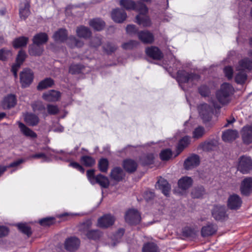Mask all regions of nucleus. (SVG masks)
<instances>
[{
  "mask_svg": "<svg viewBox=\"0 0 252 252\" xmlns=\"http://www.w3.org/2000/svg\"><path fill=\"white\" fill-rule=\"evenodd\" d=\"M233 90V88L230 84L225 83L222 84L216 93V97L220 103L224 105L229 103Z\"/></svg>",
  "mask_w": 252,
  "mask_h": 252,
  "instance_id": "f257e3e1",
  "label": "nucleus"
},
{
  "mask_svg": "<svg viewBox=\"0 0 252 252\" xmlns=\"http://www.w3.org/2000/svg\"><path fill=\"white\" fill-rule=\"evenodd\" d=\"M178 81L180 86L183 90H185L183 84L188 83L193 85L197 82L200 78L198 75L192 73H189L185 71L178 72Z\"/></svg>",
  "mask_w": 252,
  "mask_h": 252,
  "instance_id": "f03ea898",
  "label": "nucleus"
},
{
  "mask_svg": "<svg viewBox=\"0 0 252 252\" xmlns=\"http://www.w3.org/2000/svg\"><path fill=\"white\" fill-rule=\"evenodd\" d=\"M141 9H138L139 14L136 17V23L144 27H150L152 25L150 18L146 15L148 12V8L143 3H139Z\"/></svg>",
  "mask_w": 252,
  "mask_h": 252,
  "instance_id": "7ed1b4c3",
  "label": "nucleus"
},
{
  "mask_svg": "<svg viewBox=\"0 0 252 252\" xmlns=\"http://www.w3.org/2000/svg\"><path fill=\"white\" fill-rule=\"evenodd\" d=\"M252 169V160L248 157L242 156L239 159L238 170L243 174H247Z\"/></svg>",
  "mask_w": 252,
  "mask_h": 252,
  "instance_id": "20e7f679",
  "label": "nucleus"
},
{
  "mask_svg": "<svg viewBox=\"0 0 252 252\" xmlns=\"http://www.w3.org/2000/svg\"><path fill=\"white\" fill-rule=\"evenodd\" d=\"M213 217L217 220L222 221L228 218L226 209L224 205H216L212 210Z\"/></svg>",
  "mask_w": 252,
  "mask_h": 252,
  "instance_id": "39448f33",
  "label": "nucleus"
},
{
  "mask_svg": "<svg viewBox=\"0 0 252 252\" xmlns=\"http://www.w3.org/2000/svg\"><path fill=\"white\" fill-rule=\"evenodd\" d=\"M126 221L130 225H136L141 220V216L137 210L129 209L125 214Z\"/></svg>",
  "mask_w": 252,
  "mask_h": 252,
  "instance_id": "423d86ee",
  "label": "nucleus"
},
{
  "mask_svg": "<svg viewBox=\"0 0 252 252\" xmlns=\"http://www.w3.org/2000/svg\"><path fill=\"white\" fill-rule=\"evenodd\" d=\"M33 78L32 71L28 68H25L20 73V79L22 87L26 88L32 82Z\"/></svg>",
  "mask_w": 252,
  "mask_h": 252,
  "instance_id": "0eeeda50",
  "label": "nucleus"
},
{
  "mask_svg": "<svg viewBox=\"0 0 252 252\" xmlns=\"http://www.w3.org/2000/svg\"><path fill=\"white\" fill-rule=\"evenodd\" d=\"M243 142L246 144L252 143V123L244 126L240 130Z\"/></svg>",
  "mask_w": 252,
  "mask_h": 252,
  "instance_id": "6e6552de",
  "label": "nucleus"
},
{
  "mask_svg": "<svg viewBox=\"0 0 252 252\" xmlns=\"http://www.w3.org/2000/svg\"><path fill=\"white\" fill-rule=\"evenodd\" d=\"M115 221V217L111 214H106L99 218L97 225L102 228H107L112 226Z\"/></svg>",
  "mask_w": 252,
  "mask_h": 252,
  "instance_id": "1a4fd4ad",
  "label": "nucleus"
},
{
  "mask_svg": "<svg viewBox=\"0 0 252 252\" xmlns=\"http://www.w3.org/2000/svg\"><path fill=\"white\" fill-rule=\"evenodd\" d=\"M26 57V54L24 51L20 50L16 58V63L12 65L11 68V71L12 72L15 78H17V72L20 68V66L24 62Z\"/></svg>",
  "mask_w": 252,
  "mask_h": 252,
  "instance_id": "9d476101",
  "label": "nucleus"
},
{
  "mask_svg": "<svg viewBox=\"0 0 252 252\" xmlns=\"http://www.w3.org/2000/svg\"><path fill=\"white\" fill-rule=\"evenodd\" d=\"M242 203V200L240 197L235 194L230 195L227 200V206L231 210L239 209Z\"/></svg>",
  "mask_w": 252,
  "mask_h": 252,
  "instance_id": "9b49d317",
  "label": "nucleus"
},
{
  "mask_svg": "<svg viewBox=\"0 0 252 252\" xmlns=\"http://www.w3.org/2000/svg\"><path fill=\"white\" fill-rule=\"evenodd\" d=\"M17 103L16 96L12 94H9L5 96L1 102L3 109H9L14 107Z\"/></svg>",
  "mask_w": 252,
  "mask_h": 252,
  "instance_id": "f8f14e48",
  "label": "nucleus"
},
{
  "mask_svg": "<svg viewBox=\"0 0 252 252\" xmlns=\"http://www.w3.org/2000/svg\"><path fill=\"white\" fill-rule=\"evenodd\" d=\"M198 111L200 116L204 121L210 120L213 110L209 105L205 103L200 105L198 107Z\"/></svg>",
  "mask_w": 252,
  "mask_h": 252,
  "instance_id": "ddd939ff",
  "label": "nucleus"
},
{
  "mask_svg": "<svg viewBox=\"0 0 252 252\" xmlns=\"http://www.w3.org/2000/svg\"><path fill=\"white\" fill-rule=\"evenodd\" d=\"M241 193L247 196L252 192V178H246L241 183L240 187Z\"/></svg>",
  "mask_w": 252,
  "mask_h": 252,
  "instance_id": "4468645a",
  "label": "nucleus"
},
{
  "mask_svg": "<svg viewBox=\"0 0 252 252\" xmlns=\"http://www.w3.org/2000/svg\"><path fill=\"white\" fill-rule=\"evenodd\" d=\"M61 93L60 92L54 90L48 91L42 95L44 100L48 102H55L60 99Z\"/></svg>",
  "mask_w": 252,
  "mask_h": 252,
  "instance_id": "2eb2a0df",
  "label": "nucleus"
},
{
  "mask_svg": "<svg viewBox=\"0 0 252 252\" xmlns=\"http://www.w3.org/2000/svg\"><path fill=\"white\" fill-rule=\"evenodd\" d=\"M80 241L76 237H72L67 239L64 243V247L68 251L76 250L79 247Z\"/></svg>",
  "mask_w": 252,
  "mask_h": 252,
  "instance_id": "dca6fc26",
  "label": "nucleus"
},
{
  "mask_svg": "<svg viewBox=\"0 0 252 252\" xmlns=\"http://www.w3.org/2000/svg\"><path fill=\"white\" fill-rule=\"evenodd\" d=\"M199 157L197 155H192L185 161L184 166L186 169L189 170L196 167L199 165Z\"/></svg>",
  "mask_w": 252,
  "mask_h": 252,
  "instance_id": "f3484780",
  "label": "nucleus"
},
{
  "mask_svg": "<svg viewBox=\"0 0 252 252\" xmlns=\"http://www.w3.org/2000/svg\"><path fill=\"white\" fill-rule=\"evenodd\" d=\"M237 71L251 70L252 69V61L248 58L240 60L236 66Z\"/></svg>",
  "mask_w": 252,
  "mask_h": 252,
  "instance_id": "a211bd4d",
  "label": "nucleus"
},
{
  "mask_svg": "<svg viewBox=\"0 0 252 252\" xmlns=\"http://www.w3.org/2000/svg\"><path fill=\"white\" fill-rule=\"evenodd\" d=\"M111 16L112 19L115 22L122 23L126 20V14L122 9H116L113 10Z\"/></svg>",
  "mask_w": 252,
  "mask_h": 252,
  "instance_id": "6ab92c4d",
  "label": "nucleus"
},
{
  "mask_svg": "<svg viewBox=\"0 0 252 252\" xmlns=\"http://www.w3.org/2000/svg\"><path fill=\"white\" fill-rule=\"evenodd\" d=\"M156 187L161 190L165 195L167 196L169 194L170 190V186L167 181L163 178H160L158 180Z\"/></svg>",
  "mask_w": 252,
  "mask_h": 252,
  "instance_id": "aec40b11",
  "label": "nucleus"
},
{
  "mask_svg": "<svg viewBox=\"0 0 252 252\" xmlns=\"http://www.w3.org/2000/svg\"><path fill=\"white\" fill-rule=\"evenodd\" d=\"M120 5L127 10L133 9L138 12V9H141L140 6L138 5L141 2L136 3L132 0H121Z\"/></svg>",
  "mask_w": 252,
  "mask_h": 252,
  "instance_id": "412c9836",
  "label": "nucleus"
},
{
  "mask_svg": "<svg viewBox=\"0 0 252 252\" xmlns=\"http://www.w3.org/2000/svg\"><path fill=\"white\" fill-rule=\"evenodd\" d=\"M76 32L77 35L81 38L88 39L92 35L90 30L86 27L81 26L76 28Z\"/></svg>",
  "mask_w": 252,
  "mask_h": 252,
  "instance_id": "4be33fe9",
  "label": "nucleus"
},
{
  "mask_svg": "<svg viewBox=\"0 0 252 252\" xmlns=\"http://www.w3.org/2000/svg\"><path fill=\"white\" fill-rule=\"evenodd\" d=\"M146 52L148 56L155 60H160L163 57L161 51L156 47H151L147 48Z\"/></svg>",
  "mask_w": 252,
  "mask_h": 252,
  "instance_id": "5701e85b",
  "label": "nucleus"
},
{
  "mask_svg": "<svg viewBox=\"0 0 252 252\" xmlns=\"http://www.w3.org/2000/svg\"><path fill=\"white\" fill-rule=\"evenodd\" d=\"M138 36L139 39L145 43H151L154 39L153 34L147 31L138 32Z\"/></svg>",
  "mask_w": 252,
  "mask_h": 252,
  "instance_id": "b1692460",
  "label": "nucleus"
},
{
  "mask_svg": "<svg viewBox=\"0 0 252 252\" xmlns=\"http://www.w3.org/2000/svg\"><path fill=\"white\" fill-rule=\"evenodd\" d=\"M24 120L28 125L31 126L37 125L39 121L38 117L31 113H27L24 115Z\"/></svg>",
  "mask_w": 252,
  "mask_h": 252,
  "instance_id": "393cba45",
  "label": "nucleus"
},
{
  "mask_svg": "<svg viewBox=\"0 0 252 252\" xmlns=\"http://www.w3.org/2000/svg\"><path fill=\"white\" fill-rule=\"evenodd\" d=\"M238 135L237 130L228 129L223 133L222 139L225 142H229L235 140L238 137Z\"/></svg>",
  "mask_w": 252,
  "mask_h": 252,
  "instance_id": "a878e982",
  "label": "nucleus"
},
{
  "mask_svg": "<svg viewBox=\"0 0 252 252\" xmlns=\"http://www.w3.org/2000/svg\"><path fill=\"white\" fill-rule=\"evenodd\" d=\"M67 33L64 29H60L55 32L53 38L55 41L59 42H63L67 39Z\"/></svg>",
  "mask_w": 252,
  "mask_h": 252,
  "instance_id": "bb28decb",
  "label": "nucleus"
},
{
  "mask_svg": "<svg viewBox=\"0 0 252 252\" xmlns=\"http://www.w3.org/2000/svg\"><path fill=\"white\" fill-rule=\"evenodd\" d=\"M192 184V179L188 176L181 178L178 181L179 187L183 190H186L190 188Z\"/></svg>",
  "mask_w": 252,
  "mask_h": 252,
  "instance_id": "cd10ccee",
  "label": "nucleus"
},
{
  "mask_svg": "<svg viewBox=\"0 0 252 252\" xmlns=\"http://www.w3.org/2000/svg\"><path fill=\"white\" fill-rule=\"evenodd\" d=\"M48 39L47 34L45 32H40L35 35L33 37V43L42 46L45 43Z\"/></svg>",
  "mask_w": 252,
  "mask_h": 252,
  "instance_id": "c85d7f7f",
  "label": "nucleus"
},
{
  "mask_svg": "<svg viewBox=\"0 0 252 252\" xmlns=\"http://www.w3.org/2000/svg\"><path fill=\"white\" fill-rule=\"evenodd\" d=\"M110 175L112 179L119 182L124 178L125 174L120 167H115L112 170Z\"/></svg>",
  "mask_w": 252,
  "mask_h": 252,
  "instance_id": "c756f323",
  "label": "nucleus"
},
{
  "mask_svg": "<svg viewBox=\"0 0 252 252\" xmlns=\"http://www.w3.org/2000/svg\"><path fill=\"white\" fill-rule=\"evenodd\" d=\"M217 230V225L210 223L202 228L201 234L203 237L210 236L214 234Z\"/></svg>",
  "mask_w": 252,
  "mask_h": 252,
  "instance_id": "7c9ffc66",
  "label": "nucleus"
},
{
  "mask_svg": "<svg viewBox=\"0 0 252 252\" xmlns=\"http://www.w3.org/2000/svg\"><path fill=\"white\" fill-rule=\"evenodd\" d=\"M136 162L132 159H126L124 161L123 167L127 172L131 173L134 172L137 168Z\"/></svg>",
  "mask_w": 252,
  "mask_h": 252,
  "instance_id": "2f4dec72",
  "label": "nucleus"
},
{
  "mask_svg": "<svg viewBox=\"0 0 252 252\" xmlns=\"http://www.w3.org/2000/svg\"><path fill=\"white\" fill-rule=\"evenodd\" d=\"M89 25L96 31L102 30L105 26L104 21L100 19H94L90 21Z\"/></svg>",
  "mask_w": 252,
  "mask_h": 252,
  "instance_id": "473e14b6",
  "label": "nucleus"
},
{
  "mask_svg": "<svg viewBox=\"0 0 252 252\" xmlns=\"http://www.w3.org/2000/svg\"><path fill=\"white\" fill-rule=\"evenodd\" d=\"M18 124L21 132L25 136L32 138H35L37 136L36 134L34 131L26 126L24 124L18 122Z\"/></svg>",
  "mask_w": 252,
  "mask_h": 252,
  "instance_id": "72a5a7b5",
  "label": "nucleus"
},
{
  "mask_svg": "<svg viewBox=\"0 0 252 252\" xmlns=\"http://www.w3.org/2000/svg\"><path fill=\"white\" fill-rule=\"evenodd\" d=\"M95 183L98 184L101 187L104 188H107L109 185V181L108 179L101 175L98 174L95 177Z\"/></svg>",
  "mask_w": 252,
  "mask_h": 252,
  "instance_id": "f704fd0d",
  "label": "nucleus"
},
{
  "mask_svg": "<svg viewBox=\"0 0 252 252\" xmlns=\"http://www.w3.org/2000/svg\"><path fill=\"white\" fill-rule=\"evenodd\" d=\"M43 51V47L40 45H36L33 43L29 47V53L32 56H40Z\"/></svg>",
  "mask_w": 252,
  "mask_h": 252,
  "instance_id": "c9c22d12",
  "label": "nucleus"
},
{
  "mask_svg": "<svg viewBox=\"0 0 252 252\" xmlns=\"http://www.w3.org/2000/svg\"><path fill=\"white\" fill-rule=\"evenodd\" d=\"M238 72L235 76V80L238 84H243L245 83L247 79L246 71H237Z\"/></svg>",
  "mask_w": 252,
  "mask_h": 252,
  "instance_id": "e433bc0d",
  "label": "nucleus"
},
{
  "mask_svg": "<svg viewBox=\"0 0 252 252\" xmlns=\"http://www.w3.org/2000/svg\"><path fill=\"white\" fill-rule=\"evenodd\" d=\"M53 84V80L50 78H47L40 82L37 88L38 90H42L52 87Z\"/></svg>",
  "mask_w": 252,
  "mask_h": 252,
  "instance_id": "4c0bfd02",
  "label": "nucleus"
},
{
  "mask_svg": "<svg viewBox=\"0 0 252 252\" xmlns=\"http://www.w3.org/2000/svg\"><path fill=\"white\" fill-rule=\"evenodd\" d=\"M189 137L188 136H185L180 140L177 147V155H179L189 144Z\"/></svg>",
  "mask_w": 252,
  "mask_h": 252,
  "instance_id": "58836bf2",
  "label": "nucleus"
},
{
  "mask_svg": "<svg viewBox=\"0 0 252 252\" xmlns=\"http://www.w3.org/2000/svg\"><path fill=\"white\" fill-rule=\"evenodd\" d=\"M143 252H159L156 244L153 242L145 244L142 248Z\"/></svg>",
  "mask_w": 252,
  "mask_h": 252,
  "instance_id": "ea45409f",
  "label": "nucleus"
},
{
  "mask_svg": "<svg viewBox=\"0 0 252 252\" xmlns=\"http://www.w3.org/2000/svg\"><path fill=\"white\" fill-rule=\"evenodd\" d=\"M29 38L26 37L21 36L15 39L13 41V46L16 48H20L27 45Z\"/></svg>",
  "mask_w": 252,
  "mask_h": 252,
  "instance_id": "a19ab883",
  "label": "nucleus"
},
{
  "mask_svg": "<svg viewBox=\"0 0 252 252\" xmlns=\"http://www.w3.org/2000/svg\"><path fill=\"white\" fill-rule=\"evenodd\" d=\"M205 194L204 188L202 186L194 188L191 191V196L193 198H199Z\"/></svg>",
  "mask_w": 252,
  "mask_h": 252,
  "instance_id": "79ce46f5",
  "label": "nucleus"
},
{
  "mask_svg": "<svg viewBox=\"0 0 252 252\" xmlns=\"http://www.w3.org/2000/svg\"><path fill=\"white\" fill-rule=\"evenodd\" d=\"M32 110L34 112H42V111L44 112L45 107L41 101H35L32 104ZM44 115L46 116V115L44 113Z\"/></svg>",
  "mask_w": 252,
  "mask_h": 252,
  "instance_id": "37998d69",
  "label": "nucleus"
},
{
  "mask_svg": "<svg viewBox=\"0 0 252 252\" xmlns=\"http://www.w3.org/2000/svg\"><path fill=\"white\" fill-rule=\"evenodd\" d=\"M81 161L82 163L87 167H91L95 163V160L90 156H85L81 158Z\"/></svg>",
  "mask_w": 252,
  "mask_h": 252,
  "instance_id": "c03bdc74",
  "label": "nucleus"
},
{
  "mask_svg": "<svg viewBox=\"0 0 252 252\" xmlns=\"http://www.w3.org/2000/svg\"><path fill=\"white\" fill-rule=\"evenodd\" d=\"M86 236L90 239L97 240L101 237V233L98 230H91L87 232Z\"/></svg>",
  "mask_w": 252,
  "mask_h": 252,
  "instance_id": "a18cd8bd",
  "label": "nucleus"
},
{
  "mask_svg": "<svg viewBox=\"0 0 252 252\" xmlns=\"http://www.w3.org/2000/svg\"><path fill=\"white\" fill-rule=\"evenodd\" d=\"M30 4L27 2L25 4L24 8H20L19 10L20 16L21 18L25 19L30 13Z\"/></svg>",
  "mask_w": 252,
  "mask_h": 252,
  "instance_id": "49530a36",
  "label": "nucleus"
},
{
  "mask_svg": "<svg viewBox=\"0 0 252 252\" xmlns=\"http://www.w3.org/2000/svg\"><path fill=\"white\" fill-rule=\"evenodd\" d=\"M12 56V53L10 50L2 48L0 50V60L4 61Z\"/></svg>",
  "mask_w": 252,
  "mask_h": 252,
  "instance_id": "de8ad7c7",
  "label": "nucleus"
},
{
  "mask_svg": "<svg viewBox=\"0 0 252 252\" xmlns=\"http://www.w3.org/2000/svg\"><path fill=\"white\" fill-rule=\"evenodd\" d=\"M108 161L106 158H101L98 162V168L102 172H106L108 167Z\"/></svg>",
  "mask_w": 252,
  "mask_h": 252,
  "instance_id": "09e8293b",
  "label": "nucleus"
},
{
  "mask_svg": "<svg viewBox=\"0 0 252 252\" xmlns=\"http://www.w3.org/2000/svg\"><path fill=\"white\" fill-rule=\"evenodd\" d=\"M154 159V155L150 154L142 157L141 158V161L144 165H149L153 163Z\"/></svg>",
  "mask_w": 252,
  "mask_h": 252,
  "instance_id": "8fccbe9b",
  "label": "nucleus"
},
{
  "mask_svg": "<svg viewBox=\"0 0 252 252\" xmlns=\"http://www.w3.org/2000/svg\"><path fill=\"white\" fill-rule=\"evenodd\" d=\"M204 133V128L202 126H198L193 131V137L196 139L199 138L201 137Z\"/></svg>",
  "mask_w": 252,
  "mask_h": 252,
  "instance_id": "3c124183",
  "label": "nucleus"
},
{
  "mask_svg": "<svg viewBox=\"0 0 252 252\" xmlns=\"http://www.w3.org/2000/svg\"><path fill=\"white\" fill-rule=\"evenodd\" d=\"M172 155V151L170 149H167L161 152L160 157L162 160H167L171 158Z\"/></svg>",
  "mask_w": 252,
  "mask_h": 252,
  "instance_id": "603ef678",
  "label": "nucleus"
},
{
  "mask_svg": "<svg viewBox=\"0 0 252 252\" xmlns=\"http://www.w3.org/2000/svg\"><path fill=\"white\" fill-rule=\"evenodd\" d=\"M19 229L28 236L32 234L31 228L25 224L19 223L17 225Z\"/></svg>",
  "mask_w": 252,
  "mask_h": 252,
  "instance_id": "864d4df0",
  "label": "nucleus"
},
{
  "mask_svg": "<svg viewBox=\"0 0 252 252\" xmlns=\"http://www.w3.org/2000/svg\"><path fill=\"white\" fill-rule=\"evenodd\" d=\"M47 109L48 113L50 115H56L60 111L58 106L53 104H48L47 105Z\"/></svg>",
  "mask_w": 252,
  "mask_h": 252,
  "instance_id": "5fc2aeb1",
  "label": "nucleus"
},
{
  "mask_svg": "<svg viewBox=\"0 0 252 252\" xmlns=\"http://www.w3.org/2000/svg\"><path fill=\"white\" fill-rule=\"evenodd\" d=\"M200 146L204 151H210L213 150L215 146L214 142L213 141L204 142L200 144Z\"/></svg>",
  "mask_w": 252,
  "mask_h": 252,
  "instance_id": "6e6d98bb",
  "label": "nucleus"
},
{
  "mask_svg": "<svg viewBox=\"0 0 252 252\" xmlns=\"http://www.w3.org/2000/svg\"><path fill=\"white\" fill-rule=\"evenodd\" d=\"M54 218H46L40 220L39 222L41 225L49 226L54 223Z\"/></svg>",
  "mask_w": 252,
  "mask_h": 252,
  "instance_id": "4d7b16f0",
  "label": "nucleus"
},
{
  "mask_svg": "<svg viewBox=\"0 0 252 252\" xmlns=\"http://www.w3.org/2000/svg\"><path fill=\"white\" fill-rule=\"evenodd\" d=\"M68 40L73 42L74 46L81 47L84 44V43L81 40L77 39L74 36H70L68 38Z\"/></svg>",
  "mask_w": 252,
  "mask_h": 252,
  "instance_id": "13d9d810",
  "label": "nucleus"
},
{
  "mask_svg": "<svg viewBox=\"0 0 252 252\" xmlns=\"http://www.w3.org/2000/svg\"><path fill=\"white\" fill-rule=\"evenodd\" d=\"M224 73L225 75V76L228 79H230L232 78L233 76V68L231 66H227L224 67Z\"/></svg>",
  "mask_w": 252,
  "mask_h": 252,
  "instance_id": "bf43d9fd",
  "label": "nucleus"
},
{
  "mask_svg": "<svg viewBox=\"0 0 252 252\" xmlns=\"http://www.w3.org/2000/svg\"><path fill=\"white\" fill-rule=\"evenodd\" d=\"M104 49L108 54H110L117 49V46L113 44L108 43L104 46Z\"/></svg>",
  "mask_w": 252,
  "mask_h": 252,
  "instance_id": "052dcab7",
  "label": "nucleus"
},
{
  "mask_svg": "<svg viewBox=\"0 0 252 252\" xmlns=\"http://www.w3.org/2000/svg\"><path fill=\"white\" fill-rule=\"evenodd\" d=\"M94 170H89L87 171V177H88L89 180L90 181V182H91V183L92 184H95L94 180H95V176H94Z\"/></svg>",
  "mask_w": 252,
  "mask_h": 252,
  "instance_id": "680f3d73",
  "label": "nucleus"
},
{
  "mask_svg": "<svg viewBox=\"0 0 252 252\" xmlns=\"http://www.w3.org/2000/svg\"><path fill=\"white\" fill-rule=\"evenodd\" d=\"M137 42L135 41H130L125 43L122 45V47L124 49H131L137 45Z\"/></svg>",
  "mask_w": 252,
  "mask_h": 252,
  "instance_id": "e2e57ef3",
  "label": "nucleus"
},
{
  "mask_svg": "<svg viewBox=\"0 0 252 252\" xmlns=\"http://www.w3.org/2000/svg\"><path fill=\"white\" fill-rule=\"evenodd\" d=\"M199 93L204 96L208 95L210 94V90L206 86H201L199 89Z\"/></svg>",
  "mask_w": 252,
  "mask_h": 252,
  "instance_id": "0e129e2a",
  "label": "nucleus"
},
{
  "mask_svg": "<svg viewBox=\"0 0 252 252\" xmlns=\"http://www.w3.org/2000/svg\"><path fill=\"white\" fill-rule=\"evenodd\" d=\"M137 29L133 25H129L126 28V32L129 34H135L137 32Z\"/></svg>",
  "mask_w": 252,
  "mask_h": 252,
  "instance_id": "69168bd1",
  "label": "nucleus"
},
{
  "mask_svg": "<svg viewBox=\"0 0 252 252\" xmlns=\"http://www.w3.org/2000/svg\"><path fill=\"white\" fill-rule=\"evenodd\" d=\"M101 44V38L99 37H94L92 40L91 46L94 47H97Z\"/></svg>",
  "mask_w": 252,
  "mask_h": 252,
  "instance_id": "338daca9",
  "label": "nucleus"
},
{
  "mask_svg": "<svg viewBox=\"0 0 252 252\" xmlns=\"http://www.w3.org/2000/svg\"><path fill=\"white\" fill-rule=\"evenodd\" d=\"M80 71V68L78 65L73 64L71 65L69 69V72L71 74L78 73Z\"/></svg>",
  "mask_w": 252,
  "mask_h": 252,
  "instance_id": "774afa93",
  "label": "nucleus"
}]
</instances>
